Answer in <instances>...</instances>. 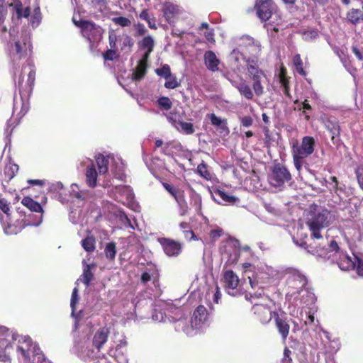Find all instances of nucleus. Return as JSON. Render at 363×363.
Here are the masks:
<instances>
[{
	"label": "nucleus",
	"mask_w": 363,
	"mask_h": 363,
	"mask_svg": "<svg viewBox=\"0 0 363 363\" xmlns=\"http://www.w3.org/2000/svg\"><path fill=\"white\" fill-rule=\"evenodd\" d=\"M330 212L328 209L311 206L306 222L311 232V238L318 240L323 238L320 231L330 225Z\"/></svg>",
	"instance_id": "nucleus-1"
},
{
	"label": "nucleus",
	"mask_w": 363,
	"mask_h": 363,
	"mask_svg": "<svg viewBox=\"0 0 363 363\" xmlns=\"http://www.w3.org/2000/svg\"><path fill=\"white\" fill-rule=\"evenodd\" d=\"M315 141L312 136H305L299 145L294 143L291 146V154L294 164L298 171L302 169L303 160L312 155L315 150Z\"/></svg>",
	"instance_id": "nucleus-2"
},
{
	"label": "nucleus",
	"mask_w": 363,
	"mask_h": 363,
	"mask_svg": "<svg viewBox=\"0 0 363 363\" xmlns=\"http://www.w3.org/2000/svg\"><path fill=\"white\" fill-rule=\"evenodd\" d=\"M292 176L288 168L281 163H276L270 168L268 180L271 186L281 188L291 180Z\"/></svg>",
	"instance_id": "nucleus-3"
},
{
	"label": "nucleus",
	"mask_w": 363,
	"mask_h": 363,
	"mask_svg": "<svg viewBox=\"0 0 363 363\" xmlns=\"http://www.w3.org/2000/svg\"><path fill=\"white\" fill-rule=\"evenodd\" d=\"M246 67L249 77L252 80V89L255 94L257 96H262L264 93L262 79L266 78L265 73L259 68L257 62L254 60L248 59Z\"/></svg>",
	"instance_id": "nucleus-4"
},
{
	"label": "nucleus",
	"mask_w": 363,
	"mask_h": 363,
	"mask_svg": "<svg viewBox=\"0 0 363 363\" xmlns=\"http://www.w3.org/2000/svg\"><path fill=\"white\" fill-rule=\"evenodd\" d=\"M74 25L81 28L82 35L87 38L90 43L101 40L104 29L92 21L80 20L77 21L73 18Z\"/></svg>",
	"instance_id": "nucleus-5"
},
{
	"label": "nucleus",
	"mask_w": 363,
	"mask_h": 363,
	"mask_svg": "<svg viewBox=\"0 0 363 363\" xmlns=\"http://www.w3.org/2000/svg\"><path fill=\"white\" fill-rule=\"evenodd\" d=\"M30 70L28 74V79L27 81L23 83V80L21 79L18 81V88H19V92L20 95L21 96V108L20 111V114L22 116H24L26 114L29 109L28 104L25 103L23 100V96H30V94L32 93L33 86L35 84V70L33 67H29ZM21 78V76L20 77Z\"/></svg>",
	"instance_id": "nucleus-6"
},
{
	"label": "nucleus",
	"mask_w": 363,
	"mask_h": 363,
	"mask_svg": "<svg viewBox=\"0 0 363 363\" xmlns=\"http://www.w3.org/2000/svg\"><path fill=\"white\" fill-rule=\"evenodd\" d=\"M251 312L255 321L265 325L271 322L277 311H273L267 305L255 303L252 306Z\"/></svg>",
	"instance_id": "nucleus-7"
},
{
	"label": "nucleus",
	"mask_w": 363,
	"mask_h": 363,
	"mask_svg": "<svg viewBox=\"0 0 363 363\" xmlns=\"http://www.w3.org/2000/svg\"><path fill=\"white\" fill-rule=\"evenodd\" d=\"M286 284L289 289L288 294L291 296L298 295L307 284V279L304 275L298 271L291 272L286 279Z\"/></svg>",
	"instance_id": "nucleus-8"
},
{
	"label": "nucleus",
	"mask_w": 363,
	"mask_h": 363,
	"mask_svg": "<svg viewBox=\"0 0 363 363\" xmlns=\"http://www.w3.org/2000/svg\"><path fill=\"white\" fill-rule=\"evenodd\" d=\"M302 246L307 249L308 252L324 259H329L331 256V252H333L338 253L340 256L343 253L335 240L330 241L329 244V249L325 246H313L311 244L310 245H307L306 242H304Z\"/></svg>",
	"instance_id": "nucleus-9"
},
{
	"label": "nucleus",
	"mask_w": 363,
	"mask_h": 363,
	"mask_svg": "<svg viewBox=\"0 0 363 363\" xmlns=\"http://www.w3.org/2000/svg\"><path fill=\"white\" fill-rule=\"evenodd\" d=\"M157 241L168 257H178L182 252L183 246L179 241L168 238H159Z\"/></svg>",
	"instance_id": "nucleus-10"
},
{
	"label": "nucleus",
	"mask_w": 363,
	"mask_h": 363,
	"mask_svg": "<svg viewBox=\"0 0 363 363\" xmlns=\"http://www.w3.org/2000/svg\"><path fill=\"white\" fill-rule=\"evenodd\" d=\"M257 14L262 21L269 20L277 6L273 0H257L255 4Z\"/></svg>",
	"instance_id": "nucleus-11"
},
{
	"label": "nucleus",
	"mask_w": 363,
	"mask_h": 363,
	"mask_svg": "<svg viewBox=\"0 0 363 363\" xmlns=\"http://www.w3.org/2000/svg\"><path fill=\"white\" fill-rule=\"evenodd\" d=\"M275 326L281 335V338L286 340L289 334V320L284 311H277L274 313Z\"/></svg>",
	"instance_id": "nucleus-12"
},
{
	"label": "nucleus",
	"mask_w": 363,
	"mask_h": 363,
	"mask_svg": "<svg viewBox=\"0 0 363 363\" xmlns=\"http://www.w3.org/2000/svg\"><path fill=\"white\" fill-rule=\"evenodd\" d=\"M18 343L17 351L20 352L24 362H29L31 350H33V352H36L35 345H33L31 338L28 336L21 337L18 340ZM37 350H40V349L38 348Z\"/></svg>",
	"instance_id": "nucleus-13"
},
{
	"label": "nucleus",
	"mask_w": 363,
	"mask_h": 363,
	"mask_svg": "<svg viewBox=\"0 0 363 363\" xmlns=\"http://www.w3.org/2000/svg\"><path fill=\"white\" fill-rule=\"evenodd\" d=\"M223 286L229 294H233L239 284L240 279L233 270L224 272L223 276Z\"/></svg>",
	"instance_id": "nucleus-14"
},
{
	"label": "nucleus",
	"mask_w": 363,
	"mask_h": 363,
	"mask_svg": "<svg viewBox=\"0 0 363 363\" xmlns=\"http://www.w3.org/2000/svg\"><path fill=\"white\" fill-rule=\"evenodd\" d=\"M110 334L109 328L102 327L99 328L94 334L92 338V346L99 352L103 346L108 341Z\"/></svg>",
	"instance_id": "nucleus-15"
},
{
	"label": "nucleus",
	"mask_w": 363,
	"mask_h": 363,
	"mask_svg": "<svg viewBox=\"0 0 363 363\" xmlns=\"http://www.w3.org/2000/svg\"><path fill=\"white\" fill-rule=\"evenodd\" d=\"M208 313L206 307L199 306L194 311L191 317V325L196 328H200L208 319Z\"/></svg>",
	"instance_id": "nucleus-16"
},
{
	"label": "nucleus",
	"mask_w": 363,
	"mask_h": 363,
	"mask_svg": "<svg viewBox=\"0 0 363 363\" xmlns=\"http://www.w3.org/2000/svg\"><path fill=\"white\" fill-rule=\"evenodd\" d=\"M13 351V348L11 342L5 338H0V361L11 363V354Z\"/></svg>",
	"instance_id": "nucleus-17"
},
{
	"label": "nucleus",
	"mask_w": 363,
	"mask_h": 363,
	"mask_svg": "<svg viewBox=\"0 0 363 363\" xmlns=\"http://www.w3.org/2000/svg\"><path fill=\"white\" fill-rule=\"evenodd\" d=\"M203 60L206 68L209 71L215 72L219 70L218 66L220 63V61L217 57L216 55L213 51H206L203 55Z\"/></svg>",
	"instance_id": "nucleus-18"
},
{
	"label": "nucleus",
	"mask_w": 363,
	"mask_h": 363,
	"mask_svg": "<svg viewBox=\"0 0 363 363\" xmlns=\"http://www.w3.org/2000/svg\"><path fill=\"white\" fill-rule=\"evenodd\" d=\"M11 53L13 60H21L25 58L27 53L26 43H21L20 41H16L11 47Z\"/></svg>",
	"instance_id": "nucleus-19"
},
{
	"label": "nucleus",
	"mask_w": 363,
	"mask_h": 363,
	"mask_svg": "<svg viewBox=\"0 0 363 363\" xmlns=\"http://www.w3.org/2000/svg\"><path fill=\"white\" fill-rule=\"evenodd\" d=\"M164 189L176 200L178 203L184 201V191L167 182H162Z\"/></svg>",
	"instance_id": "nucleus-20"
},
{
	"label": "nucleus",
	"mask_w": 363,
	"mask_h": 363,
	"mask_svg": "<svg viewBox=\"0 0 363 363\" xmlns=\"http://www.w3.org/2000/svg\"><path fill=\"white\" fill-rule=\"evenodd\" d=\"M179 9L177 6L172 4H166L163 9V16L169 24L174 23V18L178 13Z\"/></svg>",
	"instance_id": "nucleus-21"
},
{
	"label": "nucleus",
	"mask_w": 363,
	"mask_h": 363,
	"mask_svg": "<svg viewBox=\"0 0 363 363\" xmlns=\"http://www.w3.org/2000/svg\"><path fill=\"white\" fill-rule=\"evenodd\" d=\"M208 117L210 119L211 124L214 126L218 127L221 133H224L226 135L229 133L230 130L227 125L226 119H221L214 113H211L210 115H208Z\"/></svg>",
	"instance_id": "nucleus-22"
},
{
	"label": "nucleus",
	"mask_w": 363,
	"mask_h": 363,
	"mask_svg": "<svg viewBox=\"0 0 363 363\" xmlns=\"http://www.w3.org/2000/svg\"><path fill=\"white\" fill-rule=\"evenodd\" d=\"M325 127L332 135L331 140L333 141H334L335 137L340 136V127L339 122L335 118H328L325 121Z\"/></svg>",
	"instance_id": "nucleus-23"
},
{
	"label": "nucleus",
	"mask_w": 363,
	"mask_h": 363,
	"mask_svg": "<svg viewBox=\"0 0 363 363\" xmlns=\"http://www.w3.org/2000/svg\"><path fill=\"white\" fill-rule=\"evenodd\" d=\"M85 175L87 185L91 188L95 187L97 182V172L94 164L87 166Z\"/></svg>",
	"instance_id": "nucleus-24"
},
{
	"label": "nucleus",
	"mask_w": 363,
	"mask_h": 363,
	"mask_svg": "<svg viewBox=\"0 0 363 363\" xmlns=\"http://www.w3.org/2000/svg\"><path fill=\"white\" fill-rule=\"evenodd\" d=\"M346 18L354 25L358 24L363 21V12L357 9H352L347 12Z\"/></svg>",
	"instance_id": "nucleus-25"
},
{
	"label": "nucleus",
	"mask_w": 363,
	"mask_h": 363,
	"mask_svg": "<svg viewBox=\"0 0 363 363\" xmlns=\"http://www.w3.org/2000/svg\"><path fill=\"white\" fill-rule=\"evenodd\" d=\"M21 203L31 211L41 213L43 212L41 205L29 196L24 197L21 201Z\"/></svg>",
	"instance_id": "nucleus-26"
},
{
	"label": "nucleus",
	"mask_w": 363,
	"mask_h": 363,
	"mask_svg": "<svg viewBox=\"0 0 363 363\" xmlns=\"http://www.w3.org/2000/svg\"><path fill=\"white\" fill-rule=\"evenodd\" d=\"M340 257H342V258H341L338 262V265L340 269L344 270H350L355 268L356 263L351 259L350 257L344 253H342Z\"/></svg>",
	"instance_id": "nucleus-27"
},
{
	"label": "nucleus",
	"mask_w": 363,
	"mask_h": 363,
	"mask_svg": "<svg viewBox=\"0 0 363 363\" xmlns=\"http://www.w3.org/2000/svg\"><path fill=\"white\" fill-rule=\"evenodd\" d=\"M19 167L13 162H9L4 167V174L9 181L11 180L18 173Z\"/></svg>",
	"instance_id": "nucleus-28"
},
{
	"label": "nucleus",
	"mask_w": 363,
	"mask_h": 363,
	"mask_svg": "<svg viewBox=\"0 0 363 363\" xmlns=\"http://www.w3.org/2000/svg\"><path fill=\"white\" fill-rule=\"evenodd\" d=\"M236 87L239 93L245 99L247 100H252L253 99V92L246 82H241Z\"/></svg>",
	"instance_id": "nucleus-29"
},
{
	"label": "nucleus",
	"mask_w": 363,
	"mask_h": 363,
	"mask_svg": "<svg viewBox=\"0 0 363 363\" xmlns=\"http://www.w3.org/2000/svg\"><path fill=\"white\" fill-rule=\"evenodd\" d=\"M138 46L145 51L152 52L155 46L154 39L150 35L145 36L138 42Z\"/></svg>",
	"instance_id": "nucleus-30"
},
{
	"label": "nucleus",
	"mask_w": 363,
	"mask_h": 363,
	"mask_svg": "<svg viewBox=\"0 0 363 363\" xmlns=\"http://www.w3.org/2000/svg\"><path fill=\"white\" fill-rule=\"evenodd\" d=\"M94 267L93 264H86L84 268L83 273L82 275V282L88 287L89 286L91 281L94 279V274L91 272V268Z\"/></svg>",
	"instance_id": "nucleus-31"
},
{
	"label": "nucleus",
	"mask_w": 363,
	"mask_h": 363,
	"mask_svg": "<svg viewBox=\"0 0 363 363\" xmlns=\"http://www.w3.org/2000/svg\"><path fill=\"white\" fill-rule=\"evenodd\" d=\"M96 164L99 169V174H104L107 172L108 169V159L106 158L104 155H99L96 157Z\"/></svg>",
	"instance_id": "nucleus-32"
},
{
	"label": "nucleus",
	"mask_w": 363,
	"mask_h": 363,
	"mask_svg": "<svg viewBox=\"0 0 363 363\" xmlns=\"http://www.w3.org/2000/svg\"><path fill=\"white\" fill-rule=\"evenodd\" d=\"M196 172L207 181H210L212 179V175L208 169V166L203 161L197 166Z\"/></svg>",
	"instance_id": "nucleus-33"
},
{
	"label": "nucleus",
	"mask_w": 363,
	"mask_h": 363,
	"mask_svg": "<svg viewBox=\"0 0 363 363\" xmlns=\"http://www.w3.org/2000/svg\"><path fill=\"white\" fill-rule=\"evenodd\" d=\"M191 205L195 208V210L198 214H201L202 208V199L200 194L193 190V193L191 195Z\"/></svg>",
	"instance_id": "nucleus-34"
},
{
	"label": "nucleus",
	"mask_w": 363,
	"mask_h": 363,
	"mask_svg": "<svg viewBox=\"0 0 363 363\" xmlns=\"http://www.w3.org/2000/svg\"><path fill=\"white\" fill-rule=\"evenodd\" d=\"M215 194L218 196L222 200L228 203H235L239 201V199L236 196L229 195L227 192L223 190L218 189L215 191Z\"/></svg>",
	"instance_id": "nucleus-35"
},
{
	"label": "nucleus",
	"mask_w": 363,
	"mask_h": 363,
	"mask_svg": "<svg viewBox=\"0 0 363 363\" xmlns=\"http://www.w3.org/2000/svg\"><path fill=\"white\" fill-rule=\"evenodd\" d=\"M95 238L92 236H88L82 240V246L88 252H91L95 250Z\"/></svg>",
	"instance_id": "nucleus-36"
},
{
	"label": "nucleus",
	"mask_w": 363,
	"mask_h": 363,
	"mask_svg": "<svg viewBox=\"0 0 363 363\" xmlns=\"http://www.w3.org/2000/svg\"><path fill=\"white\" fill-rule=\"evenodd\" d=\"M147 67L143 65L138 64L133 73V79L135 81L141 80L146 74Z\"/></svg>",
	"instance_id": "nucleus-37"
},
{
	"label": "nucleus",
	"mask_w": 363,
	"mask_h": 363,
	"mask_svg": "<svg viewBox=\"0 0 363 363\" xmlns=\"http://www.w3.org/2000/svg\"><path fill=\"white\" fill-rule=\"evenodd\" d=\"M293 63L296 67V72L301 76H306V72L303 69V63L301 55L299 54H296L293 58Z\"/></svg>",
	"instance_id": "nucleus-38"
},
{
	"label": "nucleus",
	"mask_w": 363,
	"mask_h": 363,
	"mask_svg": "<svg viewBox=\"0 0 363 363\" xmlns=\"http://www.w3.org/2000/svg\"><path fill=\"white\" fill-rule=\"evenodd\" d=\"M178 124L180 126L179 130L186 135H191L195 132L194 125L191 123L178 121Z\"/></svg>",
	"instance_id": "nucleus-39"
},
{
	"label": "nucleus",
	"mask_w": 363,
	"mask_h": 363,
	"mask_svg": "<svg viewBox=\"0 0 363 363\" xmlns=\"http://www.w3.org/2000/svg\"><path fill=\"white\" fill-rule=\"evenodd\" d=\"M255 40H255L254 38H251L249 35L242 36L240 38L239 47L242 49V51H245L246 52H247L249 48L251 47L252 45H253Z\"/></svg>",
	"instance_id": "nucleus-40"
},
{
	"label": "nucleus",
	"mask_w": 363,
	"mask_h": 363,
	"mask_svg": "<svg viewBox=\"0 0 363 363\" xmlns=\"http://www.w3.org/2000/svg\"><path fill=\"white\" fill-rule=\"evenodd\" d=\"M105 255L109 260H113L116 254V247L115 242H108L105 248Z\"/></svg>",
	"instance_id": "nucleus-41"
},
{
	"label": "nucleus",
	"mask_w": 363,
	"mask_h": 363,
	"mask_svg": "<svg viewBox=\"0 0 363 363\" xmlns=\"http://www.w3.org/2000/svg\"><path fill=\"white\" fill-rule=\"evenodd\" d=\"M22 221L20 222V225L17 226L14 224H8L4 228V232L7 235H16L20 233L22 229L25 227V224H21Z\"/></svg>",
	"instance_id": "nucleus-42"
},
{
	"label": "nucleus",
	"mask_w": 363,
	"mask_h": 363,
	"mask_svg": "<svg viewBox=\"0 0 363 363\" xmlns=\"http://www.w3.org/2000/svg\"><path fill=\"white\" fill-rule=\"evenodd\" d=\"M122 45H121V50H124L125 52H129L131 50V48L134 45V40L133 39L128 35H125L123 40H122Z\"/></svg>",
	"instance_id": "nucleus-43"
},
{
	"label": "nucleus",
	"mask_w": 363,
	"mask_h": 363,
	"mask_svg": "<svg viewBox=\"0 0 363 363\" xmlns=\"http://www.w3.org/2000/svg\"><path fill=\"white\" fill-rule=\"evenodd\" d=\"M155 72L158 76L162 77L164 79H169L172 75L170 67L167 64L164 65L161 68L156 69Z\"/></svg>",
	"instance_id": "nucleus-44"
},
{
	"label": "nucleus",
	"mask_w": 363,
	"mask_h": 363,
	"mask_svg": "<svg viewBox=\"0 0 363 363\" xmlns=\"http://www.w3.org/2000/svg\"><path fill=\"white\" fill-rule=\"evenodd\" d=\"M112 21L114 24L121 27H128L131 25L130 20L124 16L114 17L112 18Z\"/></svg>",
	"instance_id": "nucleus-45"
},
{
	"label": "nucleus",
	"mask_w": 363,
	"mask_h": 363,
	"mask_svg": "<svg viewBox=\"0 0 363 363\" xmlns=\"http://www.w3.org/2000/svg\"><path fill=\"white\" fill-rule=\"evenodd\" d=\"M160 107L163 108L165 111H169L172 106L171 100L167 96H161L157 100Z\"/></svg>",
	"instance_id": "nucleus-46"
},
{
	"label": "nucleus",
	"mask_w": 363,
	"mask_h": 363,
	"mask_svg": "<svg viewBox=\"0 0 363 363\" xmlns=\"http://www.w3.org/2000/svg\"><path fill=\"white\" fill-rule=\"evenodd\" d=\"M167 81L164 83V87L168 89H173L180 86V82H178L175 76L171 75L169 79H166Z\"/></svg>",
	"instance_id": "nucleus-47"
},
{
	"label": "nucleus",
	"mask_w": 363,
	"mask_h": 363,
	"mask_svg": "<svg viewBox=\"0 0 363 363\" xmlns=\"http://www.w3.org/2000/svg\"><path fill=\"white\" fill-rule=\"evenodd\" d=\"M117 50H118L113 49V48L108 49L106 51L103 52V54H102L103 58L106 61V60H110V61L113 60L114 59H116L118 57V55L117 54Z\"/></svg>",
	"instance_id": "nucleus-48"
},
{
	"label": "nucleus",
	"mask_w": 363,
	"mask_h": 363,
	"mask_svg": "<svg viewBox=\"0 0 363 363\" xmlns=\"http://www.w3.org/2000/svg\"><path fill=\"white\" fill-rule=\"evenodd\" d=\"M261 52V44L258 40H255L252 45L251 47L249 48L247 53L250 54L252 56L257 57Z\"/></svg>",
	"instance_id": "nucleus-49"
},
{
	"label": "nucleus",
	"mask_w": 363,
	"mask_h": 363,
	"mask_svg": "<svg viewBox=\"0 0 363 363\" xmlns=\"http://www.w3.org/2000/svg\"><path fill=\"white\" fill-rule=\"evenodd\" d=\"M118 36L113 30L108 32V43L110 48L118 50L117 47Z\"/></svg>",
	"instance_id": "nucleus-50"
},
{
	"label": "nucleus",
	"mask_w": 363,
	"mask_h": 363,
	"mask_svg": "<svg viewBox=\"0 0 363 363\" xmlns=\"http://www.w3.org/2000/svg\"><path fill=\"white\" fill-rule=\"evenodd\" d=\"M355 174L357 183L360 189L363 191V167L359 166L355 169Z\"/></svg>",
	"instance_id": "nucleus-51"
},
{
	"label": "nucleus",
	"mask_w": 363,
	"mask_h": 363,
	"mask_svg": "<svg viewBox=\"0 0 363 363\" xmlns=\"http://www.w3.org/2000/svg\"><path fill=\"white\" fill-rule=\"evenodd\" d=\"M9 7H13L16 13V16L18 18H21L23 17V5L21 2L18 3H11L9 4Z\"/></svg>",
	"instance_id": "nucleus-52"
},
{
	"label": "nucleus",
	"mask_w": 363,
	"mask_h": 363,
	"mask_svg": "<svg viewBox=\"0 0 363 363\" xmlns=\"http://www.w3.org/2000/svg\"><path fill=\"white\" fill-rule=\"evenodd\" d=\"M0 210L7 216L10 214V203L5 199H0Z\"/></svg>",
	"instance_id": "nucleus-53"
},
{
	"label": "nucleus",
	"mask_w": 363,
	"mask_h": 363,
	"mask_svg": "<svg viewBox=\"0 0 363 363\" xmlns=\"http://www.w3.org/2000/svg\"><path fill=\"white\" fill-rule=\"evenodd\" d=\"M241 126L245 128L250 127L253 123V119L250 116H245L240 118Z\"/></svg>",
	"instance_id": "nucleus-54"
},
{
	"label": "nucleus",
	"mask_w": 363,
	"mask_h": 363,
	"mask_svg": "<svg viewBox=\"0 0 363 363\" xmlns=\"http://www.w3.org/2000/svg\"><path fill=\"white\" fill-rule=\"evenodd\" d=\"M291 351L288 348L285 347L284 350V357L281 359V363H292Z\"/></svg>",
	"instance_id": "nucleus-55"
},
{
	"label": "nucleus",
	"mask_w": 363,
	"mask_h": 363,
	"mask_svg": "<svg viewBox=\"0 0 363 363\" xmlns=\"http://www.w3.org/2000/svg\"><path fill=\"white\" fill-rule=\"evenodd\" d=\"M135 28H136V33L135 35V36H143L147 31L145 26L140 23L135 24Z\"/></svg>",
	"instance_id": "nucleus-56"
},
{
	"label": "nucleus",
	"mask_w": 363,
	"mask_h": 363,
	"mask_svg": "<svg viewBox=\"0 0 363 363\" xmlns=\"http://www.w3.org/2000/svg\"><path fill=\"white\" fill-rule=\"evenodd\" d=\"M6 9L4 6V0H0V26L4 22Z\"/></svg>",
	"instance_id": "nucleus-57"
},
{
	"label": "nucleus",
	"mask_w": 363,
	"mask_h": 363,
	"mask_svg": "<svg viewBox=\"0 0 363 363\" xmlns=\"http://www.w3.org/2000/svg\"><path fill=\"white\" fill-rule=\"evenodd\" d=\"M184 238L189 241L199 240V238L196 237V235L191 228L186 230H184Z\"/></svg>",
	"instance_id": "nucleus-58"
},
{
	"label": "nucleus",
	"mask_w": 363,
	"mask_h": 363,
	"mask_svg": "<svg viewBox=\"0 0 363 363\" xmlns=\"http://www.w3.org/2000/svg\"><path fill=\"white\" fill-rule=\"evenodd\" d=\"M77 293H78L77 289L74 288L73 289V291H72V294L71 301H70V305H71V307L72 308L73 311L75 309L76 303L78 301V294H77Z\"/></svg>",
	"instance_id": "nucleus-59"
},
{
	"label": "nucleus",
	"mask_w": 363,
	"mask_h": 363,
	"mask_svg": "<svg viewBox=\"0 0 363 363\" xmlns=\"http://www.w3.org/2000/svg\"><path fill=\"white\" fill-rule=\"evenodd\" d=\"M40 7H36L34 9V11H33V19H32V23H34L35 21L37 23H39L40 20Z\"/></svg>",
	"instance_id": "nucleus-60"
},
{
	"label": "nucleus",
	"mask_w": 363,
	"mask_h": 363,
	"mask_svg": "<svg viewBox=\"0 0 363 363\" xmlns=\"http://www.w3.org/2000/svg\"><path fill=\"white\" fill-rule=\"evenodd\" d=\"M206 39L210 43H214V32L213 29L206 30L204 33Z\"/></svg>",
	"instance_id": "nucleus-61"
},
{
	"label": "nucleus",
	"mask_w": 363,
	"mask_h": 363,
	"mask_svg": "<svg viewBox=\"0 0 363 363\" xmlns=\"http://www.w3.org/2000/svg\"><path fill=\"white\" fill-rule=\"evenodd\" d=\"M356 259L357 263L355 268L357 269V273L360 276H363V260L360 259L358 257H356Z\"/></svg>",
	"instance_id": "nucleus-62"
},
{
	"label": "nucleus",
	"mask_w": 363,
	"mask_h": 363,
	"mask_svg": "<svg viewBox=\"0 0 363 363\" xmlns=\"http://www.w3.org/2000/svg\"><path fill=\"white\" fill-rule=\"evenodd\" d=\"M152 52L145 51L143 54L142 58L139 60L138 64L143 65L147 67V62L150 58V55Z\"/></svg>",
	"instance_id": "nucleus-63"
},
{
	"label": "nucleus",
	"mask_w": 363,
	"mask_h": 363,
	"mask_svg": "<svg viewBox=\"0 0 363 363\" xmlns=\"http://www.w3.org/2000/svg\"><path fill=\"white\" fill-rule=\"evenodd\" d=\"M352 51L355 55L356 57L359 60H361V61L363 60V55L361 52V51L357 48V46H352Z\"/></svg>",
	"instance_id": "nucleus-64"
}]
</instances>
